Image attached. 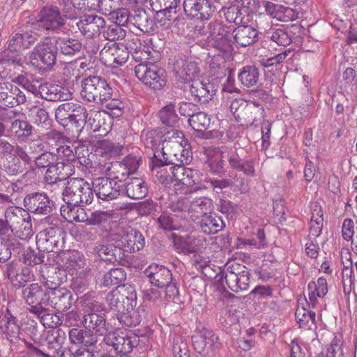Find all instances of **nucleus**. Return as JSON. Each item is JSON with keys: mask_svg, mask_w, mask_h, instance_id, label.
<instances>
[{"mask_svg": "<svg viewBox=\"0 0 357 357\" xmlns=\"http://www.w3.org/2000/svg\"><path fill=\"white\" fill-rule=\"evenodd\" d=\"M202 174L196 169L187 168L183 165L162 166L157 170V176L165 185L172 184L177 195L188 194L204 188L201 185Z\"/></svg>", "mask_w": 357, "mask_h": 357, "instance_id": "1", "label": "nucleus"}, {"mask_svg": "<svg viewBox=\"0 0 357 357\" xmlns=\"http://www.w3.org/2000/svg\"><path fill=\"white\" fill-rule=\"evenodd\" d=\"M81 86V96L88 101L103 104L112 98V89L100 77H88L82 81Z\"/></svg>", "mask_w": 357, "mask_h": 357, "instance_id": "2", "label": "nucleus"}, {"mask_svg": "<svg viewBox=\"0 0 357 357\" xmlns=\"http://www.w3.org/2000/svg\"><path fill=\"white\" fill-rule=\"evenodd\" d=\"M65 203L86 205L92 202L93 192L91 185L83 178L69 179L63 191Z\"/></svg>", "mask_w": 357, "mask_h": 357, "instance_id": "3", "label": "nucleus"}, {"mask_svg": "<svg viewBox=\"0 0 357 357\" xmlns=\"http://www.w3.org/2000/svg\"><path fill=\"white\" fill-rule=\"evenodd\" d=\"M135 73L144 85L154 90L161 89L167 82L165 70L152 63L137 65Z\"/></svg>", "mask_w": 357, "mask_h": 357, "instance_id": "4", "label": "nucleus"}, {"mask_svg": "<svg viewBox=\"0 0 357 357\" xmlns=\"http://www.w3.org/2000/svg\"><path fill=\"white\" fill-rule=\"evenodd\" d=\"M56 39L47 38L34 47L27 60L33 66H38L41 62L47 66H51L56 62Z\"/></svg>", "mask_w": 357, "mask_h": 357, "instance_id": "5", "label": "nucleus"}, {"mask_svg": "<svg viewBox=\"0 0 357 357\" xmlns=\"http://www.w3.org/2000/svg\"><path fill=\"white\" fill-rule=\"evenodd\" d=\"M107 344L112 346L116 353L126 354L132 351L137 342V337L126 331L116 330L105 337Z\"/></svg>", "mask_w": 357, "mask_h": 357, "instance_id": "6", "label": "nucleus"}, {"mask_svg": "<svg viewBox=\"0 0 357 357\" xmlns=\"http://www.w3.org/2000/svg\"><path fill=\"white\" fill-rule=\"evenodd\" d=\"M94 190L98 199L109 201L124 194L123 185L110 178H98L93 183Z\"/></svg>", "mask_w": 357, "mask_h": 357, "instance_id": "7", "label": "nucleus"}, {"mask_svg": "<svg viewBox=\"0 0 357 357\" xmlns=\"http://www.w3.org/2000/svg\"><path fill=\"white\" fill-rule=\"evenodd\" d=\"M65 17L73 18L71 15H62L56 6H46L40 12L38 26L45 30L57 31L64 25Z\"/></svg>", "mask_w": 357, "mask_h": 357, "instance_id": "8", "label": "nucleus"}, {"mask_svg": "<svg viewBox=\"0 0 357 357\" xmlns=\"http://www.w3.org/2000/svg\"><path fill=\"white\" fill-rule=\"evenodd\" d=\"M56 162V155L50 153L45 152L36 158L35 162L38 167H47L46 174L54 173L56 175L54 180L64 178L71 174L72 169L70 165H65L63 162Z\"/></svg>", "mask_w": 357, "mask_h": 357, "instance_id": "9", "label": "nucleus"}, {"mask_svg": "<svg viewBox=\"0 0 357 357\" xmlns=\"http://www.w3.org/2000/svg\"><path fill=\"white\" fill-rule=\"evenodd\" d=\"M47 280L45 286L50 289L47 292L49 295L48 303L51 307L58 312H64L68 310L71 305L73 297L70 291L65 288H56L57 284H50Z\"/></svg>", "mask_w": 357, "mask_h": 357, "instance_id": "10", "label": "nucleus"}, {"mask_svg": "<svg viewBox=\"0 0 357 357\" xmlns=\"http://www.w3.org/2000/svg\"><path fill=\"white\" fill-rule=\"evenodd\" d=\"M174 249L178 253L189 254L201 251L206 245L204 236L189 235L185 236L172 234Z\"/></svg>", "mask_w": 357, "mask_h": 357, "instance_id": "11", "label": "nucleus"}, {"mask_svg": "<svg viewBox=\"0 0 357 357\" xmlns=\"http://www.w3.org/2000/svg\"><path fill=\"white\" fill-rule=\"evenodd\" d=\"M100 56L105 65L117 68L127 61L129 54L124 46L113 43L105 45L100 51Z\"/></svg>", "mask_w": 357, "mask_h": 357, "instance_id": "12", "label": "nucleus"}, {"mask_svg": "<svg viewBox=\"0 0 357 357\" xmlns=\"http://www.w3.org/2000/svg\"><path fill=\"white\" fill-rule=\"evenodd\" d=\"M208 41L222 52H227L231 50L230 33L219 22L210 24Z\"/></svg>", "mask_w": 357, "mask_h": 357, "instance_id": "13", "label": "nucleus"}, {"mask_svg": "<svg viewBox=\"0 0 357 357\" xmlns=\"http://www.w3.org/2000/svg\"><path fill=\"white\" fill-rule=\"evenodd\" d=\"M183 8L188 16L202 21L208 20L213 13L209 0H184Z\"/></svg>", "mask_w": 357, "mask_h": 357, "instance_id": "14", "label": "nucleus"}, {"mask_svg": "<svg viewBox=\"0 0 357 357\" xmlns=\"http://www.w3.org/2000/svg\"><path fill=\"white\" fill-rule=\"evenodd\" d=\"M81 152H86L89 153V150L85 149L84 147H74L73 145L65 144L61 145L56 149V160H61L59 162H63L65 165H70V162L75 161L76 159L79 162L85 166H88L91 164L89 158L83 156H80Z\"/></svg>", "mask_w": 357, "mask_h": 357, "instance_id": "15", "label": "nucleus"}, {"mask_svg": "<svg viewBox=\"0 0 357 357\" xmlns=\"http://www.w3.org/2000/svg\"><path fill=\"white\" fill-rule=\"evenodd\" d=\"M0 101L9 107L24 104L25 94L15 84L8 82H0Z\"/></svg>", "mask_w": 357, "mask_h": 357, "instance_id": "16", "label": "nucleus"}, {"mask_svg": "<svg viewBox=\"0 0 357 357\" xmlns=\"http://www.w3.org/2000/svg\"><path fill=\"white\" fill-rule=\"evenodd\" d=\"M24 206L33 213L46 215L52 211V202L45 193H33L24 199Z\"/></svg>", "mask_w": 357, "mask_h": 357, "instance_id": "17", "label": "nucleus"}, {"mask_svg": "<svg viewBox=\"0 0 357 357\" xmlns=\"http://www.w3.org/2000/svg\"><path fill=\"white\" fill-rule=\"evenodd\" d=\"M225 158L229 167L237 172H242L247 176H255V167L253 161L241 158L235 149H225Z\"/></svg>", "mask_w": 357, "mask_h": 357, "instance_id": "18", "label": "nucleus"}, {"mask_svg": "<svg viewBox=\"0 0 357 357\" xmlns=\"http://www.w3.org/2000/svg\"><path fill=\"white\" fill-rule=\"evenodd\" d=\"M144 275L149 282L158 287L163 288L172 280V274L167 267L153 264L149 265L144 271Z\"/></svg>", "mask_w": 357, "mask_h": 357, "instance_id": "19", "label": "nucleus"}, {"mask_svg": "<svg viewBox=\"0 0 357 357\" xmlns=\"http://www.w3.org/2000/svg\"><path fill=\"white\" fill-rule=\"evenodd\" d=\"M165 139L162 144V151H169L171 149H176L184 151L186 160L189 156V147L190 145L187 139L185 138L182 132L172 130L168 131L164 136Z\"/></svg>", "mask_w": 357, "mask_h": 357, "instance_id": "20", "label": "nucleus"}, {"mask_svg": "<svg viewBox=\"0 0 357 357\" xmlns=\"http://www.w3.org/2000/svg\"><path fill=\"white\" fill-rule=\"evenodd\" d=\"M76 25L86 38H91L99 34L105 25V21L96 15H88L82 17Z\"/></svg>", "mask_w": 357, "mask_h": 357, "instance_id": "21", "label": "nucleus"}, {"mask_svg": "<svg viewBox=\"0 0 357 357\" xmlns=\"http://www.w3.org/2000/svg\"><path fill=\"white\" fill-rule=\"evenodd\" d=\"M70 112V114L68 115L70 121L75 124L77 128H82L85 124H88L91 127L95 120L100 116V112L90 110L87 112L86 108L80 105H73Z\"/></svg>", "mask_w": 357, "mask_h": 357, "instance_id": "22", "label": "nucleus"}, {"mask_svg": "<svg viewBox=\"0 0 357 357\" xmlns=\"http://www.w3.org/2000/svg\"><path fill=\"white\" fill-rule=\"evenodd\" d=\"M82 324L85 328L93 335H104L109 328V324L106 322L105 317L95 312L84 314Z\"/></svg>", "mask_w": 357, "mask_h": 357, "instance_id": "23", "label": "nucleus"}, {"mask_svg": "<svg viewBox=\"0 0 357 357\" xmlns=\"http://www.w3.org/2000/svg\"><path fill=\"white\" fill-rule=\"evenodd\" d=\"M172 151H160L162 155L163 160L157 159L158 157L160 156V153L156 155L154 154L155 160H153V170L156 171L160 170V168L162 166H168L167 165L169 163L174 164L175 161L180 162L182 165L188 164L191 161L192 155L191 151L189 150V156L186 160L183 158V157L185 158V154L184 151L176 149H171Z\"/></svg>", "mask_w": 357, "mask_h": 357, "instance_id": "24", "label": "nucleus"}, {"mask_svg": "<svg viewBox=\"0 0 357 357\" xmlns=\"http://www.w3.org/2000/svg\"><path fill=\"white\" fill-rule=\"evenodd\" d=\"M264 6L268 15L281 22H288L298 17V13L289 7H285L271 1H266Z\"/></svg>", "mask_w": 357, "mask_h": 357, "instance_id": "25", "label": "nucleus"}, {"mask_svg": "<svg viewBox=\"0 0 357 357\" xmlns=\"http://www.w3.org/2000/svg\"><path fill=\"white\" fill-rule=\"evenodd\" d=\"M177 77L183 82H192L198 77L199 68L192 59H180L175 64Z\"/></svg>", "mask_w": 357, "mask_h": 357, "instance_id": "26", "label": "nucleus"}, {"mask_svg": "<svg viewBox=\"0 0 357 357\" xmlns=\"http://www.w3.org/2000/svg\"><path fill=\"white\" fill-rule=\"evenodd\" d=\"M145 314V307L140 305L137 308L127 305V307L116 314L119 323L128 327L139 325Z\"/></svg>", "mask_w": 357, "mask_h": 357, "instance_id": "27", "label": "nucleus"}, {"mask_svg": "<svg viewBox=\"0 0 357 357\" xmlns=\"http://www.w3.org/2000/svg\"><path fill=\"white\" fill-rule=\"evenodd\" d=\"M207 158L206 164L209 171L218 176H224L227 170L224 167V151L218 149H207L205 151Z\"/></svg>", "mask_w": 357, "mask_h": 357, "instance_id": "28", "label": "nucleus"}, {"mask_svg": "<svg viewBox=\"0 0 357 357\" xmlns=\"http://www.w3.org/2000/svg\"><path fill=\"white\" fill-rule=\"evenodd\" d=\"M190 93L194 100L206 102L211 100L215 94V90L212 84L196 79L191 82Z\"/></svg>", "mask_w": 357, "mask_h": 357, "instance_id": "29", "label": "nucleus"}, {"mask_svg": "<svg viewBox=\"0 0 357 357\" xmlns=\"http://www.w3.org/2000/svg\"><path fill=\"white\" fill-rule=\"evenodd\" d=\"M250 274L248 271L235 273L228 271L225 273V282L228 287L234 292L246 291L250 282Z\"/></svg>", "mask_w": 357, "mask_h": 357, "instance_id": "30", "label": "nucleus"}, {"mask_svg": "<svg viewBox=\"0 0 357 357\" xmlns=\"http://www.w3.org/2000/svg\"><path fill=\"white\" fill-rule=\"evenodd\" d=\"M0 331L6 335L7 339L13 341L18 337L20 326L16 318L8 309L0 315Z\"/></svg>", "mask_w": 357, "mask_h": 357, "instance_id": "31", "label": "nucleus"}, {"mask_svg": "<svg viewBox=\"0 0 357 357\" xmlns=\"http://www.w3.org/2000/svg\"><path fill=\"white\" fill-rule=\"evenodd\" d=\"M232 36L238 45L245 47L256 41L258 32L252 26L243 24L234 29Z\"/></svg>", "mask_w": 357, "mask_h": 357, "instance_id": "32", "label": "nucleus"}, {"mask_svg": "<svg viewBox=\"0 0 357 357\" xmlns=\"http://www.w3.org/2000/svg\"><path fill=\"white\" fill-rule=\"evenodd\" d=\"M65 268L73 276L78 274L86 276L87 271H89V269L86 267L85 258L76 251L70 253L65 264Z\"/></svg>", "mask_w": 357, "mask_h": 357, "instance_id": "33", "label": "nucleus"}, {"mask_svg": "<svg viewBox=\"0 0 357 357\" xmlns=\"http://www.w3.org/2000/svg\"><path fill=\"white\" fill-rule=\"evenodd\" d=\"M308 298L310 305L315 307L318 303V298H324L328 292V284L326 280L319 278L316 281H312L308 284Z\"/></svg>", "mask_w": 357, "mask_h": 357, "instance_id": "34", "label": "nucleus"}, {"mask_svg": "<svg viewBox=\"0 0 357 357\" xmlns=\"http://www.w3.org/2000/svg\"><path fill=\"white\" fill-rule=\"evenodd\" d=\"M120 241L124 250L127 252L139 251L144 248L145 244L142 234L133 229L123 236Z\"/></svg>", "mask_w": 357, "mask_h": 357, "instance_id": "35", "label": "nucleus"}, {"mask_svg": "<svg viewBox=\"0 0 357 357\" xmlns=\"http://www.w3.org/2000/svg\"><path fill=\"white\" fill-rule=\"evenodd\" d=\"M311 218L310 221L309 237L316 238L321 234L324 224V213L319 205L314 203L310 206Z\"/></svg>", "mask_w": 357, "mask_h": 357, "instance_id": "36", "label": "nucleus"}, {"mask_svg": "<svg viewBox=\"0 0 357 357\" xmlns=\"http://www.w3.org/2000/svg\"><path fill=\"white\" fill-rule=\"evenodd\" d=\"M84 205L66 203L61 207V214L66 221L72 222H84L87 218L85 210L82 208Z\"/></svg>", "mask_w": 357, "mask_h": 357, "instance_id": "37", "label": "nucleus"}, {"mask_svg": "<svg viewBox=\"0 0 357 357\" xmlns=\"http://www.w3.org/2000/svg\"><path fill=\"white\" fill-rule=\"evenodd\" d=\"M47 293L38 283H32L24 286L22 289V296L27 304H38L45 303Z\"/></svg>", "mask_w": 357, "mask_h": 357, "instance_id": "38", "label": "nucleus"}, {"mask_svg": "<svg viewBox=\"0 0 357 357\" xmlns=\"http://www.w3.org/2000/svg\"><path fill=\"white\" fill-rule=\"evenodd\" d=\"M6 274L10 281L15 286L24 287V284L32 280L33 275L29 268L22 269L20 273H17L16 267L13 263L7 265Z\"/></svg>", "mask_w": 357, "mask_h": 357, "instance_id": "39", "label": "nucleus"}, {"mask_svg": "<svg viewBox=\"0 0 357 357\" xmlns=\"http://www.w3.org/2000/svg\"><path fill=\"white\" fill-rule=\"evenodd\" d=\"M148 192L147 185L140 178H132L126 186L124 193L132 199H138L144 197Z\"/></svg>", "mask_w": 357, "mask_h": 357, "instance_id": "40", "label": "nucleus"}, {"mask_svg": "<svg viewBox=\"0 0 357 357\" xmlns=\"http://www.w3.org/2000/svg\"><path fill=\"white\" fill-rule=\"evenodd\" d=\"M36 40L37 36L35 33H16L10 40L8 50L13 52L29 48Z\"/></svg>", "mask_w": 357, "mask_h": 357, "instance_id": "41", "label": "nucleus"}, {"mask_svg": "<svg viewBox=\"0 0 357 357\" xmlns=\"http://www.w3.org/2000/svg\"><path fill=\"white\" fill-rule=\"evenodd\" d=\"M68 338L72 344H82L84 347L93 345L97 342L95 335L86 330L78 328H74L69 331Z\"/></svg>", "mask_w": 357, "mask_h": 357, "instance_id": "42", "label": "nucleus"}, {"mask_svg": "<svg viewBox=\"0 0 357 357\" xmlns=\"http://www.w3.org/2000/svg\"><path fill=\"white\" fill-rule=\"evenodd\" d=\"M296 319L301 328L307 330L317 328L316 314L303 307H298L295 312Z\"/></svg>", "mask_w": 357, "mask_h": 357, "instance_id": "43", "label": "nucleus"}, {"mask_svg": "<svg viewBox=\"0 0 357 357\" xmlns=\"http://www.w3.org/2000/svg\"><path fill=\"white\" fill-rule=\"evenodd\" d=\"M200 227L205 234H216L223 228L224 223L219 216L215 214L205 213L202 218Z\"/></svg>", "mask_w": 357, "mask_h": 357, "instance_id": "44", "label": "nucleus"}, {"mask_svg": "<svg viewBox=\"0 0 357 357\" xmlns=\"http://www.w3.org/2000/svg\"><path fill=\"white\" fill-rule=\"evenodd\" d=\"M66 333L61 329L49 331L46 337V345L52 351L53 356L58 354L63 348Z\"/></svg>", "mask_w": 357, "mask_h": 357, "instance_id": "45", "label": "nucleus"}, {"mask_svg": "<svg viewBox=\"0 0 357 357\" xmlns=\"http://www.w3.org/2000/svg\"><path fill=\"white\" fill-rule=\"evenodd\" d=\"M29 215V214L21 208L9 207L6 210L5 219L7 225L11 231L19 229L20 224Z\"/></svg>", "mask_w": 357, "mask_h": 357, "instance_id": "46", "label": "nucleus"}, {"mask_svg": "<svg viewBox=\"0 0 357 357\" xmlns=\"http://www.w3.org/2000/svg\"><path fill=\"white\" fill-rule=\"evenodd\" d=\"M10 130L16 139L21 142H26L33 134V128L26 121L15 120L12 122Z\"/></svg>", "mask_w": 357, "mask_h": 357, "instance_id": "47", "label": "nucleus"}, {"mask_svg": "<svg viewBox=\"0 0 357 357\" xmlns=\"http://www.w3.org/2000/svg\"><path fill=\"white\" fill-rule=\"evenodd\" d=\"M119 153L120 148L107 139L99 141L95 149L96 155L101 159H108L119 155Z\"/></svg>", "mask_w": 357, "mask_h": 357, "instance_id": "48", "label": "nucleus"}, {"mask_svg": "<svg viewBox=\"0 0 357 357\" xmlns=\"http://www.w3.org/2000/svg\"><path fill=\"white\" fill-rule=\"evenodd\" d=\"M46 91L44 98L50 101L57 100H67L71 98L72 94L70 91L64 87L59 85H50L49 87H45ZM45 89H43L45 91Z\"/></svg>", "mask_w": 357, "mask_h": 357, "instance_id": "49", "label": "nucleus"}, {"mask_svg": "<svg viewBox=\"0 0 357 357\" xmlns=\"http://www.w3.org/2000/svg\"><path fill=\"white\" fill-rule=\"evenodd\" d=\"M238 78L245 86L252 87L257 84L259 71L255 66H247L241 69L238 73Z\"/></svg>", "mask_w": 357, "mask_h": 357, "instance_id": "50", "label": "nucleus"}, {"mask_svg": "<svg viewBox=\"0 0 357 357\" xmlns=\"http://www.w3.org/2000/svg\"><path fill=\"white\" fill-rule=\"evenodd\" d=\"M55 232V229L53 227L40 231L36 238L38 248L46 251L51 250L55 244V240L53 238Z\"/></svg>", "mask_w": 357, "mask_h": 357, "instance_id": "51", "label": "nucleus"}, {"mask_svg": "<svg viewBox=\"0 0 357 357\" xmlns=\"http://www.w3.org/2000/svg\"><path fill=\"white\" fill-rule=\"evenodd\" d=\"M0 153L4 155H10L13 153L16 154L21 158L25 164L31 162V158L29 156L24 149L20 146H13L6 141H0Z\"/></svg>", "mask_w": 357, "mask_h": 357, "instance_id": "52", "label": "nucleus"}, {"mask_svg": "<svg viewBox=\"0 0 357 357\" xmlns=\"http://www.w3.org/2000/svg\"><path fill=\"white\" fill-rule=\"evenodd\" d=\"M238 245L248 246L251 248L261 249L266 245L265 234L263 230L259 229L257 233L250 238H238Z\"/></svg>", "mask_w": 357, "mask_h": 357, "instance_id": "53", "label": "nucleus"}, {"mask_svg": "<svg viewBox=\"0 0 357 357\" xmlns=\"http://www.w3.org/2000/svg\"><path fill=\"white\" fill-rule=\"evenodd\" d=\"M188 123L195 130L202 131L210 125V119L206 113L200 112L199 109L191 116V119H188Z\"/></svg>", "mask_w": 357, "mask_h": 357, "instance_id": "54", "label": "nucleus"}, {"mask_svg": "<svg viewBox=\"0 0 357 357\" xmlns=\"http://www.w3.org/2000/svg\"><path fill=\"white\" fill-rule=\"evenodd\" d=\"M56 41L61 52L66 55L74 54L81 49V43L76 39L59 38Z\"/></svg>", "mask_w": 357, "mask_h": 357, "instance_id": "55", "label": "nucleus"}, {"mask_svg": "<svg viewBox=\"0 0 357 357\" xmlns=\"http://www.w3.org/2000/svg\"><path fill=\"white\" fill-rule=\"evenodd\" d=\"M267 37L278 45L287 46L291 43L292 40L284 29H273L267 33Z\"/></svg>", "mask_w": 357, "mask_h": 357, "instance_id": "56", "label": "nucleus"}, {"mask_svg": "<svg viewBox=\"0 0 357 357\" xmlns=\"http://www.w3.org/2000/svg\"><path fill=\"white\" fill-rule=\"evenodd\" d=\"M245 10H239L236 6H231L227 9L225 13V18L229 23H234L236 25L241 26L247 23L248 19L245 20Z\"/></svg>", "mask_w": 357, "mask_h": 357, "instance_id": "57", "label": "nucleus"}, {"mask_svg": "<svg viewBox=\"0 0 357 357\" xmlns=\"http://www.w3.org/2000/svg\"><path fill=\"white\" fill-rule=\"evenodd\" d=\"M20 160L21 158L15 153L6 156L3 164V169L10 175L18 174L22 170Z\"/></svg>", "mask_w": 357, "mask_h": 357, "instance_id": "58", "label": "nucleus"}, {"mask_svg": "<svg viewBox=\"0 0 357 357\" xmlns=\"http://www.w3.org/2000/svg\"><path fill=\"white\" fill-rule=\"evenodd\" d=\"M126 279V274L122 268H113L106 273L103 277L105 286L116 285Z\"/></svg>", "mask_w": 357, "mask_h": 357, "instance_id": "59", "label": "nucleus"}, {"mask_svg": "<svg viewBox=\"0 0 357 357\" xmlns=\"http://www.w3.org/2000/svg\"><path fill=\"white\" fill-rule=\"evenodd\" d=\"M160 121L163 124L174 126L177 123V115L175 114L174 107L169 105L162 108L159 113Z\"/></svg>", "mask_w": 357, "mask_h": 357, "instance_id": "60", "label": "nucleus"}, {"mask_svg": "<svg viewBox=\"0 0 357 357\" xmlns=\"http://www.w3.org/2000/svg\"><path fill=\"white\" fill-rule=\"evenodd\" d=\"M211 206L212 202L211 199L206 197H201L191 200L190 209L191 211L197 213H204L205 214L207 211L211 209Z\"/></svg>", "mask_w": 357, "mask_h": 357, "instance_id": "61", "label": "nucleus"}, {"mask_svg": "<svg viewBox=\"0 0 357 357\" xmlns=\"http://www.w3.org/2000/svg\"><path fill=\"white\" fill-rule=\"evenodd\" d=\"M112 217L109 211H96L87 216L84 222L89 225H99L105 223Z\"/></svg>", "mask_w": 357, "mask_h": 357, "instance_id": "62", "label": "nucleus"}, {"mask_svg": "<svg viewBox=\"0 0 357 357\" xmlns=\"http://www.w3.org/2000/svg\"><path fill=\"white\" fill-rule=\"evenodd\" d=\"M255 330L252 328L246 331V333L241 337L238 340V347L243 351H250L256 344L255 337L254 336Z\"/></svg>", "mask_w": 357, "mask_h": 357, "instance_id": "63", "label": "nucleus"}, {"mask_svg": "<svg viewBox=\"0 0 357 357\" xmlns=\"http://www.w3.org/2000/svg\"><path fill=\"white\" fill-rule=\"evenodd\" d=\"M106 302L111 310H119L122 303L126 304L123 296L121 295L118 287L109 291L106 296Z\"/></svg>", "mask_w": 357, "mask_h": 357, "instance_id": "64", "label": "nucleus"}]
</instances>
